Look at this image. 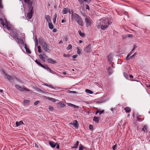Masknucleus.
Segmentation results:
<instances>
[{"instance_id": "5701e85b", "label": "nucleus", "mask_w": 150, "mask_h": 150, "mask_svg": "<svg viewBox=\"0 0 150 150\" xmlns=\"http://www.w3.org/2000/svg\"><path fill=\"white\" fill-rule=\"evenodd\" d=\"M45 18L47 21L48 22V23H50L51 22L50 17L49 15H47L45 16Z\"/></svg>"}, {"instance_id": "20e7f679", "label": "nucleus", "mask_w": 150, "mask_h": 150, "mask_svg": "<svg viewBox=\"0 0 150 150\" xmlns=\"http://www.w3.org/2000/svg\"><path fill=\"white\" fill-rule=\"evenodd\" d=\"M33 8V7L32 6H29L28 8V11L29 12L27 14V17L29 19H30L32 17L34 12Z\"/></svg>"}, {"instance_id": "f8f14e48", "label": "nucleus", "mask_w": 150, "mask_h": 150, "mask_svg": "<svg viewBox=\"0 0 150 150\" xmlns=\"http://www.w3.org/2000/svg\"><path fill=\"white\" fill-rule=\"evenodd\" d=\"M107 59L108 60L110 64L113 60V58L112 57V54L111 53H110L108 56H107Z\"/></svg>"}, {"instance_id": "603ef678", "label": "nucleus", "mask_w": 150, "mask_h": 150, "mask_svg": "<svg viewBox=\"0 0 150 150\" xmlns=\"http://www.w3.org/2000/svg\"><path fill=\"white\" fill-rule=\"evenodd\" d=\"M40 103V101L38 100L35 101L34 103V104L35 105H36Z\"/></svg>"}, {"instance_id": "680f3d73", "label": "nucleus", "mask_w": 150, "mask_h": 150, "mask_svg": "<svg viewBox=\"0 0 150 150\" xmlns=\"http://www.w3.org/2000/svg\"><path fill=\"white\" fill-rule=\"evenodd\" d=\"M132 52L131 51L128 54V57H129L132 54Z\"/></svg>"}, {"instance_id": "39448f33", "label": "nucleus", "mask_w": 150, "mask_h": 150, "mask_svg": "<svg viewBox=\"0 0 150 150\" xmlns=\"http://www.w3.org/2000/svg\"><path fill=\"white\" fill-rule=\"evenodd\" d=\"M11 31L10 35L13 39L18 36V35L16 29L13 28Z\"/></svg>"}, {"instance_id": "8fccbe9b", "label": "nucleus", "mask_w": 150, "mask_h": 150, "mask_svg": "<svg viewBox=\"0 0 150 150\" xmlns=\"http://www.w3.org/2000/svg\"><path fill=\"white\" fill-rule=\"evenodd\" d=\"M117 147V145L116 144L113 146L112 147V150H115L116 149V147Z\"/></svg>"}, {"instance_id": "a211bd4d", "label": "nucleus", "mask_w": 150, "mask_h": 150, "mask_svg": "<svg viewBox=\"0 0 150 150\" xmlns=\"http://www.w3.org/2000/svg\"><path fill=\"white\" fill-rule=\"evenodd\" d=\"M49 144L53 148H55L57 145V143H55L53 142L50 141Z\"/></svg>"}, {"instance_id": "5fc2aeb1", "label": "nucleus", "mask_w": 150, "mask_h": 150, "mask_svg": "<svg viewBox=\"0 0 150 150\" xmlns=\"http://www.w3.org/2000/svg\"><path fill=\"white\" fill-rule=\"evenodd\" d=\"M19 125H21L23 124V122L22 121H20L19 122H18Z\"/></svg>"}, {"instance_id": "0e129e2a", "label": "nucleus", "mask_w": 150, "mask_h": 150, "mask_svg": "<svg viewBox=\"0 0 150 150\" xmlns=\"http://www.w3.org/2000/svg\"><path fill=\"white\" fill-rule=\"evenodd\" d=\"M3 6L2 4L1 3H0V9H3Z\"/></svg>"}, {"instance_id": "7c9ffc66", "label": "nucleus", "mask_w": 150, "mask_h": 150, "mask_svg": "<svg viewBox=\"0 0 150 150\" xmlns=\"http://www.w3.org/2000/svg\"><path fill=\"white\" fill-rule=\"evenodd\" d=\"M78 32H79V35L83 37L85 36V34L84 33H81V30H79L78 31Z\"/></svg>"}, {"instance_id": "c03bdc74", "label": "nucleus", "mask_w": 150, "mask_h": 150, "mask_svg": "<svg viewBox=\"0 0 150 150\" xmlns=\"http://www.w3.org/2000/svg\"><path fill=\"white\" fill-rule=\"evenodd\" d=\"M105 102V100L96 101V103H101Z\"/></svg>"}, {"instance_id": "bb28decb", "label": "nucleus", "mask_w": 150, "mask_h": 150, "mask_svg": "<svg viewBox=\"0 0 150 150\" xmlns=\"http://www.w3.org/2000/svg\"><path fill=\"white\" fill-rule=\"evenodd\" d=\"M5 25L7 29L9 30H11L14 28L11 27L10 26H8V24L7 23V22L5 24Z\"/></svg>"}, {"instance_id": "a18cd8bd", "label": "nucleus", "mask_w": 150, "mask_h": 150, "mask_svg": "<svg viewBox=\"0 0 150 150\" xmlns=\"http://www.w3.org/2000/svg\"><path fill=\"white\" fill-rule=\"evenodd\" d=\"M123 74H124V76L125 77V78H126L127 79H128V74L126 72H124L123 73Z\"/></svg>"}, {"instance_id": "338daca9", "label": "nucleus", "mask_w": 150, "mask_h": 150, "mask_svg": "<svg viewBox=\"0 0 150 150\" xmlns=\"http://www.w3.org/2000/svg\"><path fill=\"white\" fill-rule=\"evenodd\" d=\"M73 107H74V108H79V106H76V105H74Z\"/></svg>"}, {"instance_id": "9d476101", "label": "nucleus", "mask_w": 150, "mask_h": 150, "mask_svg": "<svg viewBox=\"0 0 150 150\" xmlns=\"http://www.w3.org/2000/svg\"><path fill=\"white\" fill-rule=\"evenodd\" d=\"M91 45L90 44H89L84 49V50L86 53H90L91 51Z\"/></svg>"}, {"instance_id": "79ce46f5", "label": "nucleus", "mask_w": 150, "mask_h": 150, "mask_svg": "<svg viewBox=\"0 0 150 150\" xmlns=\"http://www.w3.org/2000/svg\"><path fill=\"white\" fill-rule=\"evenodd\" d=\"M63 55L65 57H69L71 56V54H64Z\"/></svg>"}, {"instance_id": "f03ea898", "label": "nucleus", "mask_w": 150, "mask_h": 150, "mask_svg": "<svg viewBox=\"0 0 150 150\" xmlns=\"http://www.w3.org/2000/svg\"><path fill=\"white\" fill-rule=\"evenodd\" d=\"M110 24V21L108 18H103L100 20L99 24L97 25V28H100L102 30H104L108 28Z\"/></svg>"}, {"instance_id": "cd10ccee", "label": "nucleus", "mask_w": 150, "mask_h": 150, "mask_svg": "<svg viewBox=\"0 0 150 150\" xmlns=\"http://www.w3.org/2000/svg\"><path fill=\"white\" fill-rule=\"evenodd\" d=\"M45 85L48 87H49L50 88H53L54 90H57V88H58L57 87H56V86L53 87L52 85Z\"/></svg>"}, {"instance_id": "774afa93", "label": "nucleus", "mask_w": 150, "mask_h": 150, "mask_svg": "<svg viewBox=\"0 0 150 150\" xmlns=\"http://www.w3.org/2000/svg\"><path fill=\"white\" fill-rule=\"evenodd\" d=\"M35 42H38V39L37 38V37L36 36H35Z\"/></svg>"}, {"instance_id": "a878e982", "label": "nucleus", "mask_w": 150, "mask_h": 150, "mask_svg": "<svg viewBox=\"0 0 150 150\" xmlns=\"http://www.w3.org/2000/svg\"><path fill=\"white\" fill-rule=\"evenodd\" d=\"M79 141H77L75 144H74V146L72 147L71 148H77L79 145Z\"/></svg>"}, {"instance_id": "7ed1b4c3", "label": "nucleus", "mask_w": 150, "mask_h": 150, "mask_svg": "<svg viewBox=\"0 0 150 150\" xmlns=\"http://www.w3.org/2000/svg\"><path fill=\"white\" fill-rule=\"evenodd\" d=\"M71 19H74L76 21L79 25L81 26H83V21L81 16H80L78 14H75V16L72 17V18Z\"/></svg>"}, {"instance_id": "9b49d317", "label": "nucleus", "mask_w": 150, "mask_h": 150, "mask_svg": "<svg viewBox=\"0 0 150 150\" xmlns=\"http://www.w3.org/2000/svg\"><path fill=\"white\" fill-rule=\"evenodd\" d=\"M14 39L15 40H17V41H18V43H19L20 44H22V45L23 46L25 44H24L23 40V39L22 38H18V36H17V38H16L15 39Z\"/></svg>"}, {"instance_id": "6ab92c4d", "label": "nucleus", "mask_w": 150, "mask_h": 150, "mask_svg": "<svg viewBox=\"0 0 150 150\" xmlns=\"http://www.w3.org/2000/svg\"><path fill=\"white\" fill-rule=\"evenodd\" d=\"M38 39L39 42L40 44H41L43 43V42H45L44 41L43 38L41 36H40L39 37Z\"/></svg>"}, {"instance_id": "c85d7f7f", "label": "nucleus", "mask_w": 150, "mask_h": 150, "mask_svg": "<svg viewBox=\"0 0 150 150\" xmlns=\"http://www.w3.org/2000/svg\"><path fill=\"white\" fill-rule=\"evenodd\" d=\"M48 25L50 29L52 30L54 28L53 25L51 22L50 23H49Z\"/></svg>"}, {"instance_id": "864d4df0", "label": "nucleus", "mask_w": 150, "mask_h": 150, "mask_svg": "<svg viewBox=\"0 0 150 150\" xmlns=\"http://www.w3.org/2000/svg\"><path fill=\"white\" fill-rule=\"evenodd\" d=\"M35 88L37 91H40L41 92H42V91L40 89V88H39L37 87L36 86H35Z\"/></svg>"}, {"instance_id": "ea45409f", "label": "nucleus", "mask_w": 150, "mask_h": 150, "mask_svg": "<svg viewBox=\"0 0 150 150\" xmlns=\"http://www.w3.org/2000/svg\"><path fill=\"white\" fill-rule=\"evenodd\" d=\"M38 52L39 53L42 52V50L41 49V47L40 46H38Z\"/></svg>"}, {"instance_id": "aec40b11", "label": "nucleus", "mask_w": 150, "mask_h": 150, "mask_svg": "<svg viewBox=\"0 0 150 150\" xmlns=\"http://www.w3.org/2000/svg\"><path fill=\"white\" fill-rule=\"evenodd\" d=\"M73 125H74L75 127L77 129L79 127V123L77 120H74L73 121Z\"/></svg>"}, {"instance_id": "c9c22d12", "label": "nucleus", "mask_w": 150, "mask_h": 150, "mask_svg": "<svg viewBox=\"0 0 150 150\" xmlns=\"http://www.w3.org/2000/svg\"><path fill=\"white\" fill-rule=\"evenodd\" d=\"M71 18H72V17L75 16V15L77 14L76 13H74V11L73 10H71Z\"/></svg>"}, {"instance_id": "f257e3e1", "label": "nucleus", "mask_w": 150, "mask_h": 150, "mask_svg": "<svg viewBox=\"0 0 150 150\" xmlns=\"http://www.w3.org/2000/svg\"><path fill=\"white\" fill-rule=\"evenodd\" d=\"M2 74L4 76V77L7 79L10 82H13L15 81H16L17 82H20L21 83H23V82L19 78H18L15 76H11L5 72V71L3 70H2Z\"/></svg>"}, {"instance_id": "052dcab7", "label": "nucleus", "mask_w": 150, "mask_h": 150, "mask_svg": "<svg viewBox=\"0 0 150 150\" xmlns=\"http://www.w3.org/2000/svg\"><path fill=\"white\" fill-rule=\"evenodd\" d=\"M77 56H78L77 55H74L72 56V57L73 58V59H74L76 58L77 57Z\"/></svg>"}, {"instance_id": "423d86ee", "label": "nucleus", "mask_w": 150, "mask_h": 150, "mask_svg": "<svg viewBox=\"0 0 150 150\" xmlns=\"http://www.w3.org/2000/svg\"><path fill=\"white\" fill-rule=\"evenodd\" d=\"M35 62L39 66L45 69H47V68L48 67L47 65L45 64H42L40 62V60L39 59H36V60H35Z\"/></svg>"}, {"instance_id": "2f4dec72", "label": "nucleus", "mask_w": 150, "mask_h": 150, "mask_svg": "<svg viewBox=\"0 0 150 150\" xmlns=\"http://www.w3.org/2000/svg\"><path fill=\"white\" fill-rule=\"evenodd\" d=\"M47 99L49 100H51L52 101L54 102H55L57 101V100L56 99L50 97H48Z\"/></svg>"}, {"instance_id": "bf43d9fd", "label": "nucleus", "mask_w": 150, "mask_h": 150, "mask_svg": "<svg viewBox=\"0 0 150 150\" xmlns=\"http://www.w3.org/2000/svg\"><path fill=\"white\" fill-rule=\"evenodd\" d=\"M130 59H130V58L129 57H128V55H127V57H126V59L128 61V60H129Z\"/></svg>"}, {"instance_id": "0eeeda50", "label": "nucleus", "mask_w": 150, "mask_h": 150, "mask_svg": "<svg viewBox=\"0 0 150 150\" xmlns=\"http://www.w3.org/2000/svg\"><path fill=\"white\" fill-rule=\"evenodd\" d=\"M85 21L86 22V26L87 27H88L91 25L92 20L89 17H86L85 19Z\"/></svg>"}, {"instance_id": "6e6552de", "label": "nucleus", "mask_w": 150, "mask_h": 150, "mask_svg": "<svg viewBox=\"0 0 150 150\" xmlns=\"http://www.w3.org/2000/svg\"><path fill=\"white\" fill-rule=\"evenodd\" d=\"M42 48L47 52H49L50 51L48 47V45L46 42H43V43L41 44Z\"/></svg>"}, {"instance_id": "1a4fd4ad", "label": "nucleus", "mask_w": 150, "mask_h": 150, "mask_svg": "<svg viewBox=\"0 0 150 150\" xmlns=\"http://www.w3.org/2000/svg\"><path fill=\"white\" fill-rule=\"evenodd\" d=\"M15 87L18 90L21 91H24L25 90L27 91H30V90H29L28 89L25 88L21 86L20 85H16Z\"/></svg>"}, {"instance_id": "69168bd1", "label": "nucleus", "mask_w": 150, "mask_h": 150, "mask_svg": "<svg viewBox=\"0 0 150 150\" xmlns=\"http://www.w3.org/2000/svg\"><path fill=\"white\" fill-rule=\"evenodd\" d=\"M41 60L43 62H45V57H44V58H43V59H41Z\"/></svg>"}, {"instance_id": "412c9836", "label": "nucleus", "mask_w": 150, "mask_h": 150, "mask_svg": "<svg viewBox=\"0 0 150 150\" xmlns=\"http://www.w3.org/2000/svg\"><path fill=\"white\" fill-rule=\"evenodd\" d=\"M100 117L95 116L93 118V120L97 123H99V119H100Z\"/></svg>"}, {"instance_id": "58836bf2", "label": "nucleus", "mask_w": 150, "mask_h": 150, "mask_svg": "<svg viewBox=\"0 0 150 150\" xmlns=\"http://www.w3.org/2000/svg\"><path fill=\"white\" fill-rule=\"evenodd\" d=\"M137 52H135L130 57L131 59L134 58V57L137 55Z\"/></svg>"}, {"instance_id": "37998d69", "label": "nucleus", "mask_w": 150, "mask_h": 150, "mask_svg": "<svg viewBox=\"0 0 150 150\" xmlns=\"http://www.w3.org/2000/svg\"><path fill=\"white\" fill-rule=\"evenodd\" d=\"M0 21H1V24L4 26L5 25V24L4 22L3 19L1 18H0Z\"/></svg>"}, {"instance_id": "72a5a7b5", "label": "nucleus", "mask_w": 150, "mask_h": 150, "mask_svg": "<svg viewBox=\"0 0 150 150\" xmlns=\"http://www.w3.org/2000/svg\"><path fill=\"white\" fill-rule=\"evenodd\" d=\"M46 70L52 74H54L55 73L49 67L47 68Z\"/></svg>"}, {"instance_id": "6e6d98bb", "label": "nucleus", "mask_w": 150, "mask_h": 150, "mask_svg": "<svg viewBox=\"0 0 150 150\" xmlns=\"http://www.w3.org/2000/svg\"><path fill=\"white\" fill-rule=\"evenodd\" d=\"M93 126L92 125H89V127L90 130H92L93 129Z\"/></svg>"}, {"instance_id": "49530a36", "label": "nucleus", "mask_w": 150, "mask_h": 150, "mask_svg": "<svg viewBox=\"0 0 150 150\" xmlns=\"http://www.w3.org/2000/svg\"><path fill=\"white\" fill-rule=\"evenodd\" d=\"M144 129L146 131V132H147L148 131L147 130V129L148 128L147 126L146 125H144Z\"/></svg>"}, {"instance_id": "473e14b6", "label": "nucleus", "mask_w": 150, "mask_h": 150, "mask_svg": "<svg viewBox=\"0 0 150 150\" xmlns=\"http://www.w3.org/2000/svg\"><path fill=\"white\" fill-rule=\"evenodd\" d=\"M85 91L87 93L89 94H92L93 93V92L92 91L88 89H86Z\"/></svg>"}, {"instance_id": "4d7b16f0", "label": "nucleus", "mask_w": 150, "mask_h": 150, "mask_svg": "<svg viewBox=\"0 0 150 150\" xmlns=\"http://www.w3.org/2000/svg\"><path fill=\"white\" fill-rule=\"evenodd\" d=\"M104 112V110H102L100 111H99V115H100L101 114H102V113H103Z\"/></svg>"}, {"instance_id": "4c0bfd02", "label": "nucleus", "mask_w": 150, "mask_h": 150, "mask_svg": "<svg viewBox=\"0 0 150 150\" xmlns=\"http://www.w3.org/2000/svg\"><path fill=\"white\" fill-rule=\"evenodd\" d=\"M76 49L77 50V53L79 54H80L81 53V50H80L79 48V47H77V48H76Z\"/></svg>"}, {"instance_id": "4be33fe9", "label": "nucleus", "mask_w": 150, "mask_h": 150, "mask_svg": "<svg viewBox=\"0 0 150 150\" xmlns=\"http://www.w3.org/2000/svg\"><path fill=\"white\" fill-rule=\"evenodd\" d=\"M133 35L132 34H126L124 35H122V38L123 39H125L126 38H132Z\"/></svg>"}, {"instance_id": "e433bc0d", "label": "nucleus", "mask_w": 150, "mask_h": 150, "mask_svg": "<svg viewBox=\"0 0 150 150\" xmlns=\"http://www.w3.org/2000/svg\"><path fill=\"white\" fill-rule=\"evenodd\" d=\"M23 102L24 104H27L28 105H29L30 103V101L29 100H24Z\"/></svg>"}, {"instance_id": "f704fd0d", "label": "nucleus", "mask_w": 150, "mask_h": 150, "mask_svg": "<svg viewBox=\"0 0 150 150\" xmlns=\"http://www.w3.org/2000/svg\"><path fill=\"white\" fill-rule=\"evenodd\" d=\"M72 48V46L71 44H69L68 45V46L67 48V50H69L70 49H71Z\"/></svg>"}, {"instance_id": "09e8293b", "label": "nucleus", "mask_w": 150, "mask_h": 150, "mask_svg": "<svg viewBox=\"0 0 150 150\" xmlns=\"http://www.w3.org/2000/svg\"><path fill=\"white\" fill-rule=\"evenodd\" d=\"M48 109L52 111L54 110V108L52 106H49Z\"/></svg>"}, {"instance_id": "dca6fc26", "label": "nucleus", "mask_w": 150, "mask_h": 150, "mask_svg": "<svg viewBox=\"0 0 150 150\" xmlns=\"http://www.w3.org/2000/svg\"><path fill=\"white\" fill-rule=\"evenodd\" d=\"M24 48L25 49L26 52L28 54H30L31 53L30 50L28 47V46L26 44L24 45Z\"/></svg>"}, {"instance_id": "ddd939ff", "label": "nucleus", "mask_w": 150, "mask_h": 150, "mask_svg": "<svg viewBox=\"0 0 150 150\" xmlns=\"http://www.w3.org/2000/svg\"><path fill=\"white\" fill-rule=\"evenodd\" d=\"M24 2L25 3L28 4L29 7L30 6H32L33 1L31 0H24Z\"/></svg>"}, {"instance_id": "3c124183", "label": "nucleus", "mask_w": 150, "mask_h": 150, "mask_svg": "<svg viewBox=\"0 0 150 150\" xmlns=\"http://www.w3.org/2000/svg\"><path fill=\"white\" fill-rule=\"evenodd\" d=\"M86 9H88L89 11L90 10V7L89 5L88 4H86Z\"/></svg>"}, {"instance_id": "4468645a", "label": "nucleus", "mask_w": 150, "mask_h": 150, "mask_svg": "<svg viewBox=\"0 0 150 150\" xmlns=\"http://www.w3.org/2000/svg\"><path fill=\"white\" fill-rule=\"evenodd\" d=\"M58 107L63 108L66 106V105L62 102H59L57 104Z\"/></svg>"}, {"instance_id": "b1692460", "label": "nucleus", "mask_w": 150, "mask_h": 150, "mask_svg": "<svg viewBox=\"0 0 150 150\" xmlns=\"http://www.w3.org/2000/svg\"><path fill=\"white\" fill-rule=\"evenodd\" d=\"M107 71L109 75H110L112 73L113 70L111 67H109L107 69Z\"/></svg>"}, {"instance_id": "a19ab883", "label": "nucleus", "mask_w": 150, "mask_h": 150, "mask_svg": "<svg viewBox=\"0 0 150 150\" xmlns=\"http://www.w3.org/2000/svg\"><path fill=\"white\" fill-rule=\"evenodd\" d=\"M83 146L82 144H80L79 147V150H83Z\"/></svg>"}, {"instance_id": "2eb2a0df", "label": "nucleus", "mask_w": 150, "mask_h": 150, "mask_svg": "<svg viewBox=\"0 0 150 150\" xmlns=\"http://www.w3.org/2000/svg\"><path fill=\"white\" fill-rule=\"evenodd\" d=\"M78 1L81 5L83 4L84 1L89 3L91 1V0H78Z\"/></svg>"}, {"instance_id": "393cba45", "label": "nucleus", "mask_w": 150, "mask_h": 150, "mask_svg": "<svg viewBox=\"0 0 150 150\" xmlns=\"http://www.w3.org/2000/svg\"><path fill=\"white\" fill-rule=\"evenodd\" d=\"M68 8L67 7L66 8H64L62 10V13L63 14H66L68 13Z\"/></svg>"}, {"instance_id": "de8ad7c7", "label": "nucleus", "mask_w": 150, "mask_h": 150, "mask_svg": "<svg viewBox=\"0 0 150 150\" xmlns=\"http://www.w3.org/2000/svg\"><path fill=\"white\" fill-rule=\"evenodd\" d=\"M39 56L40 59H43V58L45 57H43V54H39Z\"/></svg>"}, {"instance_id": "c756f323", "label": "nucleus", "mask_w": 150, "mask_h": 150, "mask_svg": "<svg viewBox=\"0 0 150 150\" xmlns=\"http://www.w3.org/2000/svg\"><path fill=\"white\" fill-rule=\"evenodd\" d=\"M124 110L127 112H129L131 111V109L129 107H126L124 108Z\"/></svg>"}, {"instance_id": "13d9d810", "label": "nucleus", "mask_w": 150, "mask_h": 150, "mask_svg": "<svg viewBox=\"0 0 150 150\" xmlns=\"http://www.w3.org/2000/svg\"><path fill=\"white\" fill-rule=\"evenodd\" d=\"M64 38H65V41L67 42L68 40V38L67 37V36H65Z\"/></svg>"}, {"instance_id": "e2e57ef3", "label": "nucleus", "mask_w": 150, "mask_h": 150, "mask_svg": "<svg viewBox=\"0 0 150 150\" xmlns=\"http://www.w3.org/2000/svg\"><path fill=\"white\" fill-rule=\"evenodd\" d=\"M68 105L69 106L73 107L74 105V104H72L70 103H69L68 104Z\"/></svg>"}, {"instance_id": "f3484780", "label": "nucleus", "mask_w": 150, "mask_h": 150, "mask_svg": "<svg viewBox=\"0 0 150 150\" xmlns=\"http://www.w3.org/2000/svg\"><path fill=\"white\" fill-rule=\"evenodd\" d=\"M47 60L48 62L51 64H55L56 63L55 61L54 60L51 58H47Z\"/></svg>"}]
</instances>
